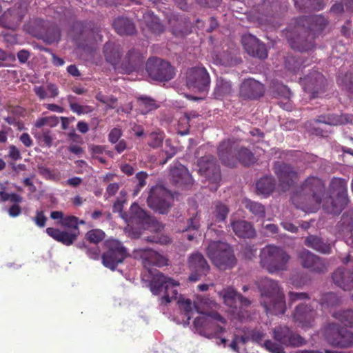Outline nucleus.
Returning a JSON list of instances; mask_svg holds the SVG:
<instances>
[{"instance_id": "obj_12", "label": "nucleus", "mask_w": 353, "mask_h": 353, "mask_svg": "<svg viewBox=\"0 0 353 353\" xmlns=\"http://www.w3.org/2000/svg\"><path fill=\"white\" fill-rule=\"evenodd\" d=\"M199 172L200 174L212 184L211 189L216 191L221 181V170L216 158L208 154L201 157L198 161Z\"/></svg>"}, {"instance_id": "obj_56", "label": "nucleus", "mask_w": 353, "mask_h": 353, "mask_svg": "<svg viewBox=\"0 0 353 353\" xmlns=\"http://www.w3.org/2000/svg\"><path fill=\"white\" fill-rule=\"evenodd\" d=\"M163 140V135L162 133L152 132L148 137V145L153 148H157L161 145Z\"/></svg>"}, {"instance_id": "obj_64", "label": "nucleus", "mask_w": 353, "mask_h": 353, "mask_svg": "<svg viewBox=\"0 0 353 353\" xmlns=\"http://www.w3.org/2000/svg\"><path fill=\"white\" fill-rule=\"evenodd\" d=\"M8 157L11 158L12 159L17 161L21 159V154L20 153V151L18 150V148L13 145H10L8 148Z\"/></svg>"}, {"instance_id": "obj_7", "label": "nucleus", "mask_w": 353, "mask_h": 353, "mask_svg": "<svg viewBox=\"0 0 353 353\" xmlns=\"http://www.w3.org/2000/svg\"><path fill=\"white\" fill-rule=\"evenodd\" d=\"M206 254L212 263L219 270L232 268L236 264V258L231 246L223 241H212L206 249Z\"/></svg>"}, {"instance_id": "obj_48", "label": "nucleus", "mask_w": 353, "mask_h": 353, "mask_svg": "<svg viewBox=\"0 0 353 353\" xmlns=\"http://www.w3.org/2000/svg\"><path fill=\"white\" fill-rule=\"evenodd\" d=\"M105 237V232L100 229H93L85 234V239L90 243L97 244Z\"/></svg>"}, {"instance_id": "obj_28", "label": "nucleus", "mask_w": 353, "mask_h": 353, "mask_svg": "<svg viewBox=\"0 0 353 353\" xmlns=\"http://www.w3.org/2000/svg\"><path fill=\"white\" fill-rule=\"evenodd\" d=\"M46 232L53 239L67 246L72 245L79 236V232L75 231L68 232L54 228H48Z\"/></svg>"}, {"instance_id": "obj_27", "label": "nucleus", "mask_w": 353, "mask_h": 353, "mask_svg": "<svg viewBox=\"0 0 353 353\" xmlns=\"http://www.w3.org/2000/svg\"><path fill=\"white\" fill-rule=\"evenodd\" d=\"M334 283L343 290H353V268H338L332 274Z\"/></svg>"}, {"instance_id": "obj_1", "label": "nucleus", "mask_w": 353, "mask_h": 353, "mask_svg": "<svg viewBox=\"0 0 353 353\" xmlns=\"http://www.w3.org/2000/svg\"><path fill=\"white\" fill-rule=\"evenodd\" d=\"M179 283L177 281L168 277L161 272L157 273L150 283V290L154 295H159L163 292V295L159 298L161 305H167L172 300H176L180 310L189 321L192 318L194 310L198 313L203 314L195 303H192L190 299L183 297L182 295L178 296L177 288Z\"/></svg>"}, {"instance_id": "obj_23", "label": "nucleus", "mask_w": 353, "mask_h": 353, "mask_svg": "<svg viewBox=\"0 0 353 353\" xmlns=\"http://www.w3.org/2000/svg\"><path fill=\"white\" fill-rule=\"evenodd\" d=\"M264 92V85L261 82L249 78L241 84L239 94L244 99H256L261 97Z\"/></svg>"}, {"instance_id": "obj_53", "label": "nucleus", "mask_w": 353, "mask_h": 353, "mask_svg": "<svg viewBox=\"0 0 353 353\" xmlns=\"http://www.w3.org/2000/svg\"><path fill=\"white\" fill-rule=\"evenodd\" d=\"M283 344H278L270 340H266L263 346L271 353H285Z\"/></svg>"}, {"instance_id": "obj_15", "label": "nucleus", "mask_w": 353, "mask_h": 353, "mask_svg": "<svg viewBox=\"0 0 353 353\" xmlns=\"http://www.w3.org/2000/svg\"><path fill=\"white\" fill-rule=\"evenodd\" d=\"M26 12V3L19 0L13 7L8 8L0 16V25L4 28L14 30L21 22Z\"/></svg>"}, {"instance_id": "obj_20", "label": "nucleus", "mask_w": 353, "mask_h": 353, "mask_svg": "<svg viewBox=\"0 0 353 353\" xmlns=\"http://www.w3.org/2000/svg\"><path fill=\"white\" fill-rule=\"evenodd\" d=\"M238 143L230 140H224L218 147V156L223 165L234 168L236 165Z\"/></svg>"}, {"instance_id": "obj_57", "label": "nucleus", "mask_w": 353, "mask_h": 353, "mask_svg": "<svg viewBox=\"0 0 353 353\" xmlns=\"http://www.w3.org/2000/svg\"><path fill=\"white\" fill-rule=\"evenodd\" d=\"M340 303V299L339 296L333 292H330L324 294L322 303L325 304L327 306H335Z\"/></svg>"}, {"instance_id": "obj_3", "label": "nucleus", "mask_w": 353, "mask_h": 353, "mask_svg": "<svg viewBox=\"0 0 353 353\" xmlns=\"http://www.w3.org/2000/svg\"><path fill=\"white\" fill-rule=\"evenodd\" d=\"M325 19L321 15L303 16L296 19L294 33H299L292 47L306 52L314 48V32L322 30L326 26Z\"/></svg>"}, {"instance_id": "obj_50", "label": "nucleus", "mask_w": 353, "mask_h": 353, "mask_svg": "<svg viewBox=\"0 0 353 353\" xmlns=\"http://www.w3.org/2000/svg\"><path fill=\"white\" fill-rule=\"evenodd\" d=\"M148 174L145 172H139L135 176V189L134 190V195H137L141 189L146 185V179Z\"/></svg>"}, {"instance_id": "obj_59", "label": "nucleus", "mask_w": 353, "mask_h": 353, "mask_svg": "<svg viewBox=\"0 0 353 353\" xmlns=\"http://www.w3.org/2000/svg\"><path fill=\"white\" fill-rule=\"evenodd\" d=\"M76 97L72 95H68L67 101L69 103L71 110L77 114H81L83 113V108L79 103L75 102Z\"/></svg>"}, {"instance_id": "obj_5", "label": "nucleus", "mask_w": 353, "mask_h": 353, "mask_svg": "<svg viewBox=\"0 0 353 353\" xmlns=\"http://www.w3.org/2000/svg\"><path fill=\"white\" fill-rule=\"evenodd\" d=\"M259 256L261 266L270 274L286 270L290 259L283 248L274 245H268L262 248Z\"/></svg>"}, {"instance_id": "obj_60", "label": "nucleus", "mask_w": 353, "mask_h": 353, "mask_svg": "<svg viewBox=\"0 0 353 353\" xmlns=\"http://www.w3.org/2000/svg\"><path fill=\"white\" fill-rule=\"evenodd\" d=\"M288 296H289L290 303H292L299 301V300L310 299L309 294L305 292H290L288 294Z\"/></svg>"}, {"instance_id": "obj_44", "label": "nucleus", "mask_w": 353, "mask_h": 353, "mask_svg": "<svg viewBox=\"0 0 353 353\" xmlns=\"http://www.w3.org/2000/svg\"><path fill=\"white\" fill-rule=\"evenodd\" d=\"M85 223V222L83 220H80L75 216H66L63 219H62L61 225L64 228L71 229L72 230V231H75L76 232L79 233V225H83Z\"/></svg>"}, {"instance_id": "obj_62", "label": "nucleus", "mask_w": 353, "mask_h": 353, "mask_svg": "<svg viewBox=\"0 0 353 353\" xmlns=\"http://www.w3.org/2000/svg\"><path fill=\"white\" fill-rule=\"evenodd\" d=\"M122 135L121 130L119 128H113L108 134V140L112 143H117Z\"/></svg>"}, {"instance_id": "obj_22", "label": "nucleus", "mask_w": 353, "mask_h": 353, "mask_svg": "<svg viewBox=\"0 0 353 353\" xmlns=\"http://www.w3.org/2000/svg\"><path fill=\"white\" fill-rule=\"evenodd\" d=\"M316 312L310 305L299 304L296 306L293 313V319L302 328H308L314 325Z\"/></svg>"}, {"instance_id": "obj_33", "label": "nucleus", "mask_w": 353, "mask_h": 353, "mask_svg": "<svg viewBox=\"0 0 353 353\" xmlns=\"http://www.w3.org/2000/svg\"><path fill=\"white\" fill-rule=\"evenodd\" d=\"M153 221L152 218L148 215L146 212L141 208L137 204L134 203L130 210L129 223L143 225Z\"/></svg>"}, {"instance_id": "obj_41", "label": "nucleus", "mask_w": 353, "mask_h": 353, "mask_svg": "<svg viewBox=\"0 0 353 353\" xmlns=\"http://www.w3.org/2000/svg\"><path fill=\"white\" fill-rule=\"evenodd\" d=\"M219 296L223 299L226 305L230 307H235L239 294L232 288L223 289L219 292Z\"/></svg>"}, {"instance_id": "obj_40", "label": "nucleus", "mask_w": 353, "mask_h": 353, "mask_svg": "<svg viewBox=\"0 0 353 353\" xmlns=\"http://www.w3.org/2000/svg\"><path fill=\"white\" fill-rule=\"evenodd\" d=\"M256 188L259 194L269 195L275 188L274 179L268 176L262 177L256 182Z\"/></svg>"}, {"instance_id": "obj_34", "label": "nucleus", "mask_w": 353, "mask_h": 353, "mask_svg": "<svg viewBox=\"0 0 353 353\" xmlns=\"http://www.w3.org/2000/svg\"><path fill=\"white\" fill-rule=\"evenodd\" d=\"M33 91L39 100H43L46 98H55L59 95V91L58 87L52 83H48L46 85H35Z\"/></svg>"}, {"instance_id": "obj_30", "label": "nucleus", "mask_w": 353, "mask_h": 353, "mask_svg": "<svg viewBox=\"0 0 353 353\" xmlns=\"http://www.w3.org/2000/svg\"><path fill=\"white\" fill-rule=\"evenodd\" d=\"M143 61L144 57L141 54L132 49L127 53L122 65L125 72L129 73L139 69L143 65Z\"/></svg>"}, {"instance_id": "obj_11", "label": "nucleus", "mask_w": 353, "mask_h": 353, "mask_svg": "<svg viewBox=\"0 0 353 353\" xmlns=\"http://www.w3.org/2000/svg\"><path fill=\"white\" fill-rule=\"evenodd\" d=\"M173 200L172 194L161 185L151 188L147 203L148 206L159 214H167Z\"/></svg>"}, {"instance_id": "obj_61", "label": "nucleus", "mask_w": 353, "mask_h": 353, "mask_svg": "<svg viewBox=\"0 0 353 353\" xmlns=\"http://www.w3.org/2000/svg\"><path fill=\"white\" fill-rule=\"evenodd\" d=\"M32 220L38 227L43 228L46 225L47 217L43 211L37 210L36 212V216Z\"/></svg>"}, {"instance_id": "obj_9", "label": "nucleus", "mask_w": 353, "mask_h": 353, "mask_svg": "<svg viewBox=\"0 0 353 353\" xmlns=\"http://www.w3.org/2000/svg\"><path fill=\"white\" fill-rule=\"evenodd\" d=\"M105 246L106 250L101 256L102 263L105 268L114 270L128 256L127 249L117 239L107 240Z\"/></svg>"}, {"instance_id": "obj_21", "label": "nucleus", "mask_w": 353, "mask_h": 353, "mask_svg": "<svg viewBox=\"0 0 353 353\" xmlns=\"http://www.w3.org/2000/svg\"><path fill=\"white\" fill-rule=\"evenodd\" d=\"M133 254L134 258L141 259L145 268L152 265L162 267L168 265V260L164 256L151 249L137 248L134 250Z\"/></svg>"}, {"instance_id": "obj_19", "label": "nucleus", "mask_w": 353, "mask_h": 353, "mask_svg": "<svg viewBox=\"0 0 353 353\" xmlns=\"http://www.w3.org/2000/svg\"><path fill=\"white\" fill-rule=\"evenodd\" d=\"M274 170L279 179V186L283 191L288 190L298 178V173L289 164L276 162L274 165Z\"/></svg>"}, {"instance_id": "obj_47", "label": "nucleus", "mask_w": 353, "mask_h": 353, "mask_svg": "<svg viewBox=\"0 0 353 353\" xmlns=\"http://www.w3.org/2000/svg\"><path fill=\"white\" fill-rule=\"evenodd\" d=\"M140 107L143 108L142 112L146 114L147 112L155 110L158 108L154 100L148 97H140L138 98Z\"/></svg>"}, {"instance_id": "obj_17", "label": "nucleus", "mask_w": 353, "mask_h": 353, "mask_svg": "<svg viewBox=\"0 0 353 353\" xmlns=\"http://www.w3.org/2000/svg\"><path fill=\"white\" fill-rule=\"evenodd\" d=\"M273 338L285 346L299 347L305 343V340L294 332L288 326L279 325L273 329Z\"/></svg>"}, {"instance_id": "obj_39", "label": "nucleus", "mask_w": 353, "mask_h": 353, "mask_svg": "<svg viewBox=\"0 0 353 353\" xmlns=\"http://www.w3.org/2000/svg\"><path fill=\"white\" fill-rule=\"evenodd\" d=\"M236 163L239 162L245 166H249L256 161L254 154L247 148L240 146L238 143Z\"/></svg>"}, {"instance_id": "obj_51", "label": "nucleus", "mask_w": 353, "mask_h": 353, "mask_svg": "<svg viewBox=\"0 0 353 353\" xmlns=\"http://www.w3.org/2000/svg\"><path fill=\"white\" fill-rule=\"evenodd\" d=\"M145 241L150 243H156L160 245H167L171 243V238L165 234H154L144 238Z\"/></svg>"}, {"instance_id": "obj_52", "label": "nucleus", "mask_w": 353, "mask_h": 353, "mask_svg": "<svg viewBox=\"0 0 353 353\" xmlns=\"http://www.w3.org/2000/svg\"><path fill=\"white\" fill-rule=\"evenodd\" d=\"M229 212V210L225 205L222 203H217L215 205V218L216 221H223L225 220Z\"/></svg>"}, {"instance_id": "obj_42", "label": "nucleus", "mask_w": 353, "mask_h": 353, "mask_svg": "<svg viewBox=\"0 0 353 353\" xmlns=\"http://www.w3.org/2000/svg\"><path fill=\"white\" fill-rule=\"evenodd\" d=\"M295 6L300 10H321L324 7L323 0H294Z\"/></svg>"}, {"instance_id": "obj_18", "label": "nucleus", "mask_w": 353, "mask_h": 353, "mask_svg": "<svg viewBox=\"0 0 353 353\" xmlns=\"http://www.w3.org/2000/svg\"><path fill=\"white\" fill-rule=\"evenodd\" d=\"M188 266L191 271L188 279L192 282L198 281L202 276H206L210 269L203 255L199 252L189 256Z\"/></svg>"}, {"instance_id": "obj_31", "label": "nucleus", "mask_w": 353, "mask_h": 353, "mask_svg": "<svg viewBox=\"0 0 353 353\" xmlns=\"http://www.w3.org/2000/svg\"><path fill=\"white\" fill-rule=\"evenodd\" d=\"M232 230L236 236L241 238L250 239L256 236V232L250 223L238 220L230 223Z\"/></svg>"}, {"instance_id": "obj_10", "label": "nucleus", "mask_w": 353, "mask_h": 353, "mask_svg": "<svg viewBox=\"0 0 353 353\" xmlns=\"http://www.w3.org/2000/svg\"><path fill=\"white\" fill-rule=\"evenodd\" d=\"M324 335L327 342L333 347L345 349L353 345V332L336 323L329 324Z\"/></svg>"}, {"instance_id": "obj_38", "label": "nucleus", "mask_w": 353, "mask_h": 353, "mask_svg": "<svg viewBox=\"0 0 353 353\" xmlns=\"http://www.w3.org/2000/svg\"><path fill=\"white\" fill-rule=\"evenodd\" d=\"M232 92V85L230 81L222 78L216 80L213 94L217 99H221L229 96Z\"/></svg>"}, {"instance_id": "obj_6", "label": "nucleus", "mask_w": 353, "mask_h": 353, "mask_svg": "<svg viewBox=\"0 0 353 353\" xmlns=\"http://www.w3.org/2000/svg\"><path fill=\"white\" fill-rule=\"evenodd\" d=\"M225 319L216 312L203 313L194 321L196 331L208 339L218 338L225 331Z\"/></svg>"}, {"instance_id": "obj_37", "label": "nucleus", "mask_w": 353, "mask_h": 353, "mask_svg": "<svg viewBox=\"0 0 353 353\" xmlns=\"http://www.w3.org/2000/svg\"><path fill=\"white\" fill-rule=\"evenodd\" d=\"M103 53L105 60L113 65L119 63L121 59V50L119 46L109 42L106 43L103 48Z\"/></svg>"}, {"instance_id": "obj_32", "label": "nucleus", "mask_w": 353, "mask_h": 353, "mask_svg": "<svg viewBox=\"0 0 353 353\" xmlns=\"http://www.w3.org/2000/svg\"><path fill=\"white\" fill-rule=\"evenodd\" d=\"M305 245L321 254L331 253V245L322 238L315 235L307 236L305 239Z\"/></svg>"}, {"instance_id": "obj_43", "label": "nucleus", "mask_w": 353, "mask_h": 353, "mask_svg": "<svg viewBox=\"0 0 353 353\" xmlns=\"http://www.w3.org/2000/svg\"><path fill=\"white\" fill-rule=\"evenodd\" d=\"M143 19L148 27L155 34H161L164 31L163 26L159 18L150 13L143 15Z\"/></svg>"}, {"instance_id": "obj_36", "label": "nucleus", "mask_w": 353, "mask_h": 353, "mask_svg": "<svg viewBox=\"0 0 353 353\" xmlns=\"http://www.w3.org/2000/svg\"><path fill=\"white\" fill-rule=\"evenodd\" d=\"M314 121L316 123L334 126L349 123V118L347 115L327 114L319 116Z\"/></svg>"}, {"instance_id": "obj_29", "label": "nucleus", "mask_w": 353, "mask_h": 353, "mask_svg": "<svg viewBox=\"0 0 353 353\" xmlns=\"http://www.w3.org/2000/svg\"><path fill=\"white\" fill-rule=\"evenodd\" d=\"M170 176L172 183L175 185H188L192 182V176L188 170L180 163L171 168Z\"/></svg>"}, {"instance_id": "obj_14", "label": "nucleus", "mask_w": 353, "mask_h": 353, "mask_svg": "<svg viewBox=\"0 0 353 353\" xmlns=\"http://www.w3.org/2000/svg\"><path fill=\"white\" fill-rule=\"evenodd\" d=\"M186 85L194 92H205L208 91L210 78L206 69L203 67H195L187 72Z\"/></svg>"}, {"instance_id": "obj_2", "label": "nucleus", "mask_w": 353, "mask_h": 353, "mask_svg": "<svg viewBox=\"0 0 353 353\" xmlns=\"http://www.w3.org/2000/svg\"><path fill=\"white\" fill-rule=\"evenodd\" d=\"M325 193L321 179L309 176L292 196V201L296 208L305 212H314L319 208Z\"/></svg>"}, {"instance_id": "obj_55", "label": "nucleus", "mask_w": 353, "mask_h": 353, "mask_svg": "<svg viewBox=\"0 0 353 353\" xmlns=\"http://www.w3.org/2000/svg\"><path fill=\"white\" fill-rule=\"evenodd\" d=\"M200 228L199 217L197 213L188 220L187 227L182 231L184 232H198Z\"/></svg>"}, {"instance_id": "obj_16", "label": "nucleus", "mask_w": 353, "mask_h": 353, "mask_svg": "<svg viewBox=\"0 0 353 353\" xmlns=\"http://www.w3.org/2000/svg\"><path fill=\"white\" fill-rule=\"evenodd\" d=\"M298 256L304 268L317 273H324L327 270L328 263L326 260L307 250H301Z\"/></svg>"}, {"instance_id": "obj_54", "label": "nucleus", "mask_w": 353, "mask_h": 353, "mask_svg": "<svg viewBox=\"0 0 353 353\" xmlns=\"http://www.w3.org/2000/svg\"><path fill=\"white\" fill-rule=\"evenodd\" d=\"M23 112V110L21 108H17L12 111V114L8 115V117L4 118V120L6 123L10 125H17L19 129L22 128V123H21L18 118L14 115V114H22Z\"/></svg>"}, {"instance_id": "obj_4", "label": "nucleus", "mask_w": 353, "mask_h": 353, "mask_svg": "<svg viewBox=\"0 0 353 353\" xmlns=\"http://www.w3.org/2000/svg\"><path fill=\"white\" fill-rule=\"evenodd\" d=\"M256 284L261 292V305L267 314H283L286 310L284 294L279 283L272 279L264 277L259 279Z\"/></svg>"}, {"instance_id": "obj_26", "label": "nucleus", "mask_w": 353, "mask_h": 353, "mask_svg": "<svg viewBox=\"0 0 353 353\" xmlns=\"http://www.w3.org/2000/svg\"><path fill=\"white\" fill-rule=\"evenodd\" d=\"M337 227L345 243L353 248V211L344 213Z\"/></svg>"}, {"instance_id": "obj_49", "label": "nucleus", "mask_w": 353, "mask_h": 353, "mask_svg": "<svg viewBox=\"0 0 353 353\" xmlns=\"http://www.w3.org/2000/svg\"><path fill=\"white\" fill-rule=\"evenodd\" d=\"M245 207L254 214L263 217L265 215V208L263 205L258 202L248 201Z\"/></svg>"}, {"instance_id": "obj_58", "label": "nucleus", "mask_w": 353, "mask_h": 353, "mask_svg": "<svg viewBox=\"0 0 353 353\" xmlns=\"http://www.w3.org/2000/svg\"><path fill=\"white\" fill-rule=\"evenodd\" d=\"M57 123V117H42L38 119L35 123L34 126L40 128L44 125H49L50 126L55 125Z\"/></svg>"}, {"instance_id": "obj_35", "label": "nucleus", "mask_w": 353, "mask_h": 353, "mask_svg": "<svg viewBox=\"0 0 353 353\" xmlns=\"http://www.w3.org/2000/svg\"><path fill=\"white\" fill-rule=\"evenodd\" d=\"M113 26L120 35L132 34L135 32V26L128 18L117 17L113 21Z\"/></svg>"}, {"instance_id": "obj_63", "label": "nucleus", "mask_w": 353, "mask_h": 353, "mask_svg": "<svg viewBox=\"0 0 353 353\" xmlns=\"http://www.w3.org/2000/svg\"><path fill=\"white\" fill-rule=\"evenodd\" d=\"M85 253L92 259L97 260L100 256V250L97 247L85 248Z\"/></svg>"}, {"instance_id": "obj_45", "label": "nucleus", "mask_w": 353, "mask_h": 353, "mask_svg": "<svg viewBox=\"0 0 353 353\" xmlns=\"http://www.w3.org/2000/svg\"><path fill=\"white\" fill-rule=\"evenodd\" d=\"M333 316L345 325L353 327V310L334 312Z\"/></svg>"}, {"instance_id": "obj_46", "label": "nucleus", "mask_w": 353, "mask_h": 353, "mask_svg": "<svg viewBox=\"0 0 353 353\" xmlns=\"http://www.w3.org/2000/svg\"><path fill=\"white\" fill-rule=\"evenodd\" d=\"M338 83L342 89L353 92V71H349L343 76L339 77Z\"/></svg>"}, {"instance_id": "obj_24", "label": "nucleus", "mask_w": 353, "mask_h": 353, "mask_svg": "<svg viewBox=\"0 0 353 353\" xmlns=\"http://www.w3.org/2000/svg\"><path fill=\"white\" fill-rule=\"evenodd\" d=\"M242 45L245 51L254 57L264 59L268 57V52L263 43L252 34H244L241 39Z\"/></svg>"}, {"instance_id": "obj_25", "label": "nucleus", "mask_w": 353, "mask_h": 353, "mask_svg": "<svg viewBox=\"0 0 353 353\" xmlns=\"http://www.w3.org/2000/svg\"><path fill=\"white\" fill-rule=\"evenodd\" d=\"M301 83L304 86L305 90L311 93L312 97L315 98L319 92L323 91L325 79L321 73L314 71L304 77L301 80Z\"/></svg>"}, {"instance_id": "obj_8", "label": "nucleus", "mask_w": 353, "mask_h": 353, "mask_svg": "<svg viewBox=\"0 0 353 353\" xmlns=\"http://www.w3.org/2000/svg\"><path fill=\"white\" fill-rule=\"evenodd\" d=\"M330 190L332 196L324 201L323 207L330 214H339L349 202L347 181L339 178L333 179Z\"/></svg>"}, {"instance_id": "obj_13", "label": "nucleus", "mask_w": 353, "mask_h": 353, "mask_svg": "<svg viewBox=\"0 0 353 353\" xmlns=\"http://www.w3.org/2000/svg\"><path fill=\"white\" fill-rule=\"evenodd\" d=\"M146 70L152 79L159 81H168L175 75L174 68L170 63L159 58L149 59Z\"/></svg>"}]
</instances>
